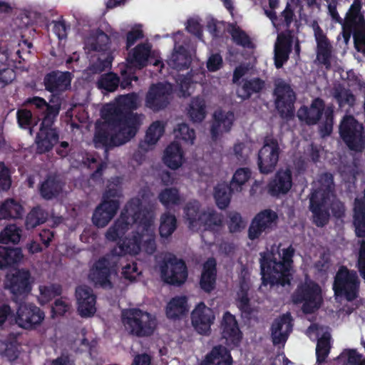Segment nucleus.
Here are the masks:
<instances>
[{
    "mask_svg": "<svg viewBox=\"0 0 365 365\" xmlns=\"http://www.w3.org/2000/svg\"><path fill=\"white\" fill-rule=\"evenodd\" d=\"M354 225L356 235L359 237H365V189L361 197H356L353 208Z\"/></svg>",
    "mask_w": 365,
    "mask_h": 365,
    "instance_id": "nucleus-34",
    "label": "nucleus"
},
{
    "mask_svg": "<svg viewBox=\"0 0 365 365\" xmlns=\"http://www.w3.org/2000/svg\"><path fill=\"white\" fill-rule=\"evenodd\" d=\"M50 102L51 104L48 103L46 100L41 97L33 96L26 98L24 104L34 110H36L38 113H41L42 115L41 118L46 117L51 111L54 113L55 110L57 111L58 116L61 106L60 98H57V101L51 98Z\"/></svg>",
    "mask_w": 365,
    "mask_h": 365,
    "instance_id": "nucleus-31",
    "label": "nucleus"
},
{
    "mask_svg": "<svg viewBox=\"0 0 365 365\" xmlns=\"http://www.w3.org/2000/svg\"><path fill=\"white\" fill-rule=\"evenodd\" d=\"M217 262L215 258L210 257L202 265L200 279V287L206 293H210L216 286Z\"/></svg>",
    "mask_w": 365,
    "mask_h": 365,
    "instance_id": "nucleus-30",
    "label": "nucleus"
},
{
    "mask_svg": "<svg viewBox=\"0 0 365 365\" xmlns=\"http://www.w3.org/2000/svg\"><path fill=\"white\" fill-rule=\"evenodd\" d=\"M332 96L341 108L346 105L352 107L356 101V98L351 90L346 88L340 83L335 84L333 87Z\"/></svg>",
    "mask_w": 365,
    "mask_h": 365,
    "instance_id": "nucleus-43",
    "label": "nucleus"
},
{
    "mask_svg": "<svg viewBox=\"0 0 365 365\" xmlns=\"http://www.w3.org/2000/svg\"><path fill=\"white\" fill-rule=\"evenodd\" d=\"M190 63L191 58L188 51L182 45L175 47L174 52L168 61L169 66L178 71L188 68Z\"/></svg>",
    "mask_w": 365,
    "mask_h": 365,
    "instance_id": "nucleus-39",
    "label": "nucleus"
},
{
    "mask_svg": "<svg viewBox=\"0 0 365 365\" xmlns=\"http://www.w3.org/2000/svg\"><path fill=\"white\" fill-rule=\"evenodd\" d=\"M159 201L165 207L180 204L179 190L176 187L165 188L158 195Z\"/></svg>",
    "mask_w": 365,
    "mask_h": 365,
    "instance_id": "nucleus-51",
    "label": "nucleus"
},
{
    "mask_svg": "<svg viewBox=\"0 0 365 365\" xmlns=\"http://www.w3.org/2000/svg\"><path fill=\"white\" fill-rule=\"evenodd\" d=\"M71 80V72L55 70L45 75L43 85L45 89L52 94L51 98L57 101L59 94L70 88Z\"/></svg>",
    "mask_w": 365,
    "mask_h": 365,
    "instance_id": "nucleus-19",
    "label": "nucleus"
},
{
    "mask_svg": "<svg viewBox=\"0 0 365 365\" xmlns=\"http://www.w3.org/2000/svg\"><path fill=\"white\" fill-rule=\"evenodd\" d=\"M142 249H143L149 255H153L155 252L156 244L153 231L144 232Z\"/></svg>",
    "mask_w": 365,
    "mask_h": 365,
    "instance_id": "nucleus-64",
    "label": "nucleus"
},
{
    "mask_svg": "<svg viewBox=\"0 0 365 365\" xmlns=\"http://www.w3.org/2000/svg\"><path fill=\"white\" fill-rule=\"evenodd\" d=\"M322 290L319 285L314 282H304L299 284L292 295V302L303 304L302 311L305 314H313L322 304Z\"/></svg>",
    "mask_w": 365,
    "mask_h": 365,
    "instance_id": "nucleus-9",
    "label": "nucleus"
},
{
    "mask_svg": "<svg viewBox=\"0 0 365 365\" xmlns=\"http://www.w3.org/2000/svg\"><path fill=\"white\" fill-rule=\"evenodd\" d=\"M144 232H137L131 237L125 238L120 244V254L138 255L142 250Z\"/></svg>",
    "mask_w": 365,
    "mask_h": 365,
    "instance_id": "nucleus-42",
    "label": "nucleus"
},
{
    "mask_svg": "<svg viewBox=\"0 0 365 365\" xmlns=\"http://www.w3.org/2000/svg\"><path fill=\"white\" fill-rule=\"evenodd\" d=\"M48 216V212L41 206L33 207L26 217L25 227L26 230H32L43 224L46 222Z\"/></svg>",
    "mask_w": 365,
    "mask_h": 365,
    "instance_id": "nucleus-46",
    "label": "nucleus"
},
{
    "mask_svg": "<svg viewBox=\"0 0 365 365\" xmlns=\"http://www.w3.org/2000/svg\"><path fill=\"white\" fill-rule=\"evenodd\" d=\"M182 158L183 153L180 145L173 142L165 148L163 160L168 168L176 170L181 166Z\"/></svg>",
    "mask_w": 365,
    "mask_h": 365,
    "instance_id": "nucleus-38",
    "label": "nucleus"
},
{
    "mask_svg": "<svg viewBox=\"0 0 365 365\" xmlns=\"http://www.w3.org/2000/svg\"><path fill=\"white\" fill-rule=\"evenodd\" d=\"M122 323L130 334L138 337L151 336L157 327L155 316L138 308L123 310Z\"/></svg>",
    "mask_w": 365,
    "mask_h": 365,
    "instance_id": "nucleus-5",
    "label": "nucleus"
},
{
    "mask_svg": "<svg viewBox=\"0 0 365 365\" xmlns=\"http://www.w3.org/2000/svg\"><path fill=\"white\" fill-rule=\"evenodd\" d=\"M321 186L314 190L309 198V210L313 214L314 223L317 227H324L329 220V201L334 190V176L324 173L320 176Z\"/></svg>",
    "mask_w": 365,
    "mask_h": 365,
    "instance_id": "nucleus-3",
    "label": "nucleus"
},
{
    "mask_svg": "<svg viewBox=\"0 0 365 365\" xmlns=\"http://www.w3.org/2000/svg\"><path fill=\"white\" fill-rule=\"evenodd\" d=\"M151 46L148 43H140L128 53L127 61L133 66L142 68L148 65Z\"/></svg>",
    "mask_w": 365,
    "mask_h": 365,
    "instance_id": "nucleus-36",
    "label": "nucleus"
},
{
    "mask_svg": "<svg viewBox=\"0 0 365 365\" xmlns=\"http://www.w3.org/2000/svg\"><path fill=\"white\" fill-rule=\"evenodd\" d=\"M294 255V249L292 245L282 249V256L279 255V259L273 253L261 254L262 284L264 286L269 284L271 287L275 285L282 287L290 285L292 280L290 270L293 264Z\"/></svg>",
    "mask_w": 365,
    "mask_h": 365,
    "instance_id": "nucleus-1",
    "label": "nucleus"
},
{
    "mask_svg": "<svg viewBox=\"0 0 365 365\" xmlns=\"http://www.w3.org/2000/svg\"><path fill=\"white\" fill-rule=\"evenodd\" d=\"M331 53L332 47L330 43L324 42L317 45V59L327 70H330L331 67Z\"/></svg>",
    "mask_w": 365,
    "mask_h": 365,
    "instance_id": "nucleus-54",
    "label": "nucleus"
},
{
    "mask_svg": "<svg viewBox=\"0 0 365 365\" xmlns=\"http://www.w3.org/2000/svg\"><path fill=\"white\" fill-rule=\"evenodd\" d=\"M361 9V1L354 0L349 11L346 13L344 21L363 27L364 26V21L363 16L360 14Z\"/></svg>",
    "mask_w": 365,
    "mask_h": 365,
    "instance_id": "nucleus-58",
    "label": "nucleus"
},
{
    "mask_svg": "<svg viewBox=\"0 0 365 365\" xmlns=\"http://www.w3.org/2000/svg\"><path fill=\"white\" fill-rule=\"evenodd\" d=\"M324 109V101L319 97L315 98L309 107L303 106L298 110L297 116L308 125H316L321 119Z\"/></svg>",
    "mask_w": 365,
    "mask_h": 365,
    "instance_id": "nucleus-25",
    "label": "nucleus"
},
{
    "mask_svg": "<svg viewBox=\"0 0 365 365\" xmlns=\"http://www.w3.org/2000/svg\"><path fill=\"white\" fill-rule=\"evenodd\" d=\"M148 196V204L143 205L140 198H132L125 205L123 211L125 216L131 217L133 222L142 227L141 232L153 231L152 227L154 222L155 204L150 200L152 195L150 191L142 194L143 199Z\"/></svg>",
    "mask_w": 365,
    "mask_h": 365,
    "instance_id": "nucleus-6",
    "label": "nucleus"
},
{
    "mask_svg": "<svg viewBox=\"0 0 365 365\" xmlns=\"http://www.w3.org/2000/svg\"><path fill=\"white\" fill-rule=\"evenodd\" d=\"M76 297L78 312L82 317H90L96 313V297L91 287L86 285L77 287Z\"/></svg>",
    "mask_w": 365,
    "mask_h": 365,
    "instance_id": "nucleus-23",
    "label": "nucleus"
},
{
    "mask_svg": "<svg viewBox=\"0 0 365 365\" xmlns=\"http://www.w3.org/2000/svg\"><path fill=\"white\" fill-rule=\"evenodd\" d=\"M205 102L200 97H195L191 100L189 106L188 115L193 122L200 123L206 116Z\"/></svg>",
    "mask_w": 365,
    "mask_h": 365,
    "instance_id": "nucleus-47",
    "label": "nucleus"
},
{
    "mask_svg": "<svg viewBox=\"0 0 365 365\" xmlns=\"http://www.w3.org/2000/svg\"><path fill=\"white\" fill-rule=\"evenodd\" d=\"M237 307L240 310L247 315H250L253 312V309L251 307L250 299L248 297V293L245 290H241L240 293L238 294V298L237 299Z\"/></svg>",
    "mask_w": 365,
    "mask_h": 365,
    "instance_id": "nucleus-62",
    "label": "nucleus"
},
{
    "mask_svg": "<svg viewBox=\"0 0 365 365\" xmlns=\"http://www.w3.org/2000/svg\"><path fill=\"white\" fill-rule=\"evenodd\" d=\"M4 287L12 294V299L17 302L19 297L24 298L32 290V281L29 270L17 269L11 274H6L4 279Z\"/></svg>",
    "mask_w": 365,
    "mask_h": 365,
    "instance_id": "nucleus-13",
    "label": "nucleus"
},
{
    "mask_svg": "<svg viewBox=\"0 0 365 365\" xmlns=\"http://www.w3.org/2000/svg\"><path fill=\"white\" fill-rule=\"evenodd\" d=\"M227 32L232 37V41L243 48H253V43L249 35L242 30L236 23H230L227 26Z\"/></svg>",
    "mask_w": 365,
    "mask_h": 365,
    "instance_id": "nucleus-44",
    "label": "nucleus"
},
{
    "mask_svg": "<svg viewBox=\"0 0 365 365\" xmlns=\"http://www.w3.org/2000/svg\"><path fill=\"white\" fill-rule=\"evenodd\" d=\"M292 318L289 313L274 320L271 326V336L274 345L284 344L292 331Z\"/></svg>",
    "mask_w": 365,
    "mask_h": 365,
    "instance_id": "nucleus-24",
    "label": "nucleus"
},
{
    "mask_svg": "<svg viewBox=\"0 0 365 365\" xmlns=\"http://www.w3.org/2000/svg\"><path fill=\"white\" fill-rule=\"evenodd\" d=\"M119 209L117 202L102 201L95 209L92 222L98 227H104L113 219Z\"/></svg>",
    "mask_w": 365,
    "mask_h": 365,
    "instance_id": "nucleus-27",
    "label": "nucleus"
},
{
    "mask_svg": "<svg viewBox=\"0 0 365 365\" xmlns=\"http://www.w3.org/2000/svg\"><path fill=\"white\" fill-rule=\"evenodd\" d=\"M21 239V230L16 225L6 226L0 232L1 244H17Z\"/></svg>",
    "mask_w": 365,
    "mask_h": 365,
    "instance_id": "nucleus-53",
    "label": "nucleus"
},
{
    "mask_svg": "<svg viewBox=\"0 0 365 365\" xmlns=\"http://www.w3.org/2000/svg\"><path fill=\"white\" fill-rule=\"evenodd\" d=\"M359 285L356 272L342 265L335 274L332 289L336 297H344L351 302L359 296Z\"/></svg>",
    "mask_w": 365,
    "mask_h": 365,
    "instance_id": "nucleus-7",
    "label": "nucleus"
},
{
    "mask_svg": "<svg viewBox=\"0 0 365 365\" xmlns=\"http://www.w3.org/2000/svg\"><path fill=\"white\" fill-rule=\"evenodd\" d=\"M64 183L59 175L49 173L40 184L39 194L42 198L50 200L57 197L62 192Z\"/></svg>",
    "mask_w": 365,
    "mask_h": 365,
    "instance_id": "nucleus-29",
    "label": "nucleus"
},
{
    "mask_svg": "<svg viewBox=\"0 0 365 365\" xmlns=\"http://www.w3.org/2000/svg\"><path fill=\"white\" fill-rule=\"evenodd\" d=\"M135 93L120 96L115 103L108 105L103 118L110 125H123L136 135L140 125V118L133 112L138 108Z\"/></svg>",
    "mask_w": 365,
    "mask_h": 365,
    "instance_id": "nucleus-2",
    "label": "nucleus"
},
{
    "mask_svg": "<svg viewBox=\"0 0 365 365\" xmlns=\"http://www.w3.org/2000/svg\"><path fill=\"white\" fill-rule=\"evenodd\" d=\"M40 293L46 302L61 294V287L59 284H53L50 286L40 287Z\"/></svg>",
    "mask_w": 365,
    "mask_h": 365,
    "instance_id": "nucleus-63",
    "label": "nucleus"
},
{
    "mask_svg": "<svg viewBox=\"0 0 365 365\" xmlns=\"http://www.w3.org/2000/svg\"><path fill=\"white\" fill-rule=\"evenodd\" d=\"M24 214L23 206L12 198L6 200L0 205V219H20Z\"/></svg>",
    "mask_w": 365,
    "mask_h": 365,
    "instance_id": "nucleus-40",
    "label": "nucleus"
},
{
    "mask_svg": "<svg viewBox=\"0 0 365 365\" xmlns=\"http://www.w3.org/2000/svg\"><path fill=\"white\" fill-rule=\"evenodd\" d=\"M17 122L20 128L24 129L31 128L37 125L38 121H41V118L39 116L36 119L34 118L31 110L27 109H21L16 113Z\"/></svg>",
    "mask_w": 365,
    "mask_h": 365,
    "instance_id": "nucleus-56",
    "label": "nucleus"
},
{
    "mask_svg": "<svg viewBox=\"0 0 365 365\" xmlns=\"http://www.w3.org/2000/svg\"><path fill=\"white\" fill-rule=\"evenodd\" d=\"M22 258L23 254L20 248L0 245V270L14 267Z\"/></svg>",
    "mask_w": 365,
    "mask_h": 365,
    "instance_id": "nucleus-33",
    "label": "nucleus"
},
{
    "mask_svg": "<svg viewBox=\"0 0 365 365\" xmlns=\"http://www.w3.org/2000/svg\"><path fill=\"white\" fill-rule=\"evenodd\" d=\"M251 175V170L248 168L237 169L230 182L231 188L237 192H241L242 186L250 180Z\"/></svg>",
    "mask_w": 365,
    "mask_h": 365,
    "instance_id": "nucleus-49",
    "label": "nucleus"
},
{
    "mask_svg": "<svg viewBox=\"0 0 365 365\" xmlns=\"http://www.w3.org/2000/svg\"><path fill=\"white\" fill-rule=\"evenodd\" d=\"M184 214L190 228H203L215 232L222 225V215L210 207L201 210V205L197 200L188 202L184 207Z\"/></svg>",
    "mask_w": 365,
    "mask_h": 365,
    "instance_id": "nucleus-4",
    "label": "nucleus"
},
{
    "mask_svg": "<svg viewBox=\"0 0 365 365\" xmlns=\"http://www.w3.org/2000/svg\"><path fill=\"white\" fill-rule=\"evenodd\" d=\"M57 111H51L46 117L41 118L39 131L37 133L35 143L36 153L44 154L51 151L59 140V130L54 126L57 118Z\"/></svg>",
    "mask_w": 365,
    "mask_h": 365,
    "instance_id": "nucleus-10",
    "label": "nucleus"
},
{
    "mask_svg": "<svg viewBox=\"0 0 365 365\" xmlns=\"http://www.w3.org/2000/svg\"><path fill=\"white\" fill-rule=\"evenodd\" d=\"M118 130L110 133L108 128H97L94 134L93 141L96 148H104L106 150L115 146L125 144L133 138L135 134L123 125H112Z\"/></svg>",
    "mask_w": 365,
    "mask_h": 365,
    "instance_id": "nucleus-11",
    "label": "nucleus"
},
{
    "mask_svg": "<svg viewBox=\"0 0 365 365\" xmlns=\"http://www.w3.org/2000/svg\"><path fill=\"white\" fill-rule=\"evenodd\" d=\"M162 280L168 284L180 286L187 278V269L185 262L173 256L165 259L160 266Z\"/></svg>",
    "mask_w": 365,
    "mask_h": 365,
    "instance_id": "nucleus-14",
    "label": "nucleus"
},
{
    "mask_svg": "<svg viewBox=\"0 0 365 365\" xmlns=\"http://www.w3.org/2000/svg\"><path fill=\"white\" fill-rule=\"evenodd\" d=\"M44 317V312L34 304L19 302L15 320L19 327L33 329L41 324Z\"/></svg>",
    "mask_w": 365,
    "mask_h": 365,
    "instance_id": "nucleus-17",
    "label": "nucleus"
},
{
    "mask_svg": "<svg viewBox=\"0 0 365 365\" xmlns=\"http://www.w3.org/2000/svg\"><path fill=\"white\" fill-rule=\"evenodd\" d=\"M120 78L113 72L102 75L98 81V87L108 92H113L118 87Z\"/></svg>",
    "mask_w": 365,
    "mask_h": 365,
    "instance_id": "nucleus-55",
    "label": "nucleus"
},
{
    "mask_svg": "<svg viewBox=\"0 0 365 365\" xmlns=\"http://www.w3.org/2000/svg\"><path fill=\"white\" fill-rule=\"evenodd\" d=\"M265 86V82L259 78L245 79L242 86L243 99L250 98L252 94L260 93Z\"/></svg>",
    "mask_w": 365,
    "mask_h": 365,
    "instance_id": "nucleus-50",
    "label": "nucleus"
},
{
    "mask_svg": "<svg viewBox=\"0 0 365 365\" xmlns=\"http://www.w3.org/2000/svg\"><path fill=\"white\" fill-rule=\"evenodd\" d=\"M275 106L282 118L291 119L294 115L296 95L289 83L280 81L274 90Z\"/></svg>",
    "mask_w": 365,
    "mask_h": 365,
    "instance_id": "nucleus-15",
    "label": "nucleus"
},
{
    "mask_svg": "<svg viewBox=\"0 0 365 365\" xmlns=\"http://www.w3.org/2000/svg\"><path fill=\"white\" fill-rule=\"evenodd\" d=\"M130 222L128 217L122 212L120 217L118 219L114 224L110 226L106 233V237L108 240L115 242L125 234L129 228Z\"/></svg>",
    "mask_w": 365,
    "mask_h": 365,
    "instance_id": "nucleus-41",
    "label": "nucleus"
},
{
    "mask_svg": "<svg viewBox=\"0 0 365 365\" xmlns=\"http://www.w3.org/2000/svg\"><path fill=\"white\" fill-rule=\"evenodd\" d=\"M174 133L176 138L181 139L185 142H190L193 144L195 139V132L194 129L190 128L186 123H180L175 128Z\"/></svg>",
    "mask_w": 365,
    "mask_h": 365,
    "instance_id": "nucleus-60",
    "label": "nucleus"
},
{
    "mask_svg": "<svg viewBox=\"0 0 365 365\" xmlns=\"http://www.w3.org/2000/svg\"><path fill=\"white\" fill-rule=\"evenodd\" d=\"M233 362L230 351L225 346H214L200 365H232Z\"/></svg>",
    "mask_w": 365,
    "mask_h": 365,
    "instance_id": "nucleus-32",
    "label": "nucleus"
},
{
    "mask_svg": "<svg viewBox=\"0 0 365 365\" xmlns=\"http://www.w3.org/2000/svg\"><path fill=\"white\" fill-rule=\"evenodd\" d=\"M227 227L230 233L241 232L246 227V222L241 214L236 211H231L227 214Z\"/></svg>",
    "mask_w": 365,
    "mask_h": 365,
    "instance_id": "nucleus-57",
    "label": "nucleus"
},
{
    "mask_svg": "<svg viewBox=\"0 0 365 365\" xmlns=\"http://www.w3.org/2000/svg\"><path fill=\"white\" fill-rule=\"evenodd\" d=\"M331 349L329 337L322 336L317 341L316 347L317 362L319 364L325 361Z\"/></svg>",
    "mask_w": 365,
    "mask_h": 365,
    "instance_id": "nucleus-59",
    "label": "nucleus"
},
{
    "mask_svg": "<svg viewBox=\"0 0 365 365\" xmlns=\"http://www.w3.org/2000/svg\"><path fill=\"white\" fill-rule=\"evenodd\" d=\"M215 318L212 309L207 307L202 302L198 303L191 313V322L193 327L202 335H208L210 333V327Z\"/></svg>",
    "mask_w": 365,
    "mask_h": 365,
    "instance_id": "nucleus-21",
    "label": "nucleus"
},
{
    "mask_svg": "<svg viewBox=\"0 0 365 365\" xmlns=\"http://www.w3.org/2000/svg\"><path fill=\"white\" fill-rule=\"evenodd\" d=\"M112 268L110 256H103L96 260L91 267L88 278L96 286L102 288H112Z\"/></svg>",
    "mask_w": 365,
    "mask_h": 365,
    "instance_id": "nucleus-18",
    "label": "nucleus"
},
{
    "mask_svg": "<svg viewBox=\"0 0 365 365\" xmlns=\"http://www.w3.org/2000/svg\"><path fill=\"white\" fill-rule=\"evenodd\" d=\"M281 149L278 140L273 137H266L257 155V165L262 174L272 173L278 163Z\"/></svg>",
    "mask_w": 365,
    "mask_h": 365,
    "instance_id": "nucleus-12",
    "label": "nucleus"
},
{
    "mask_svg": "<svg viewBox=\"0 0 365 365\" xmlns=\"http://www.w3.org/2000/svg\"><path fill=\"white\" fill-rule=\"evenodd\" d=\"M88 48L92 51L108 53L110 51V36L107 31L98 28L93 30L90 35Z\"/></svg>",
    "mask_w": 365,
    "mask_h": 365,
    "instance_id": "nucleus-35",
    "label": "nucleus"
},
{
    "mask_svg": "<svg viewBox=\"0 0 365 365\" xmlns=\"http://www.w3.org/2000/svg\"><path fill=\"white\" fill-rule=\"evenodd\" d=\"M278 215L271 209H265L258 212L252 220L247 231L248 238L254 241L260 237L262 233H269L277 224Z\"/></svg>",
    "mask_w": 365,
    "mask_h": 365,
    "instance_id": "nucleus-16",
    "label": "nucleus"
},
{
    "mask_svg": "<svg viewBox=\"0 0 365 365\" xmlns=\"http://www.w3.org/2000/svg\"><path fill=\"white\" fill-rule=\"evenodd\" d=\"M11 173L9 167L0 161V191H7L11 185Z\"/></svg>",
    "mask_w": 365,
    "mask_h": 365,
    "instance_id": "nucleus-61",
    "label": "nucleus"
},
{
    "mask_svg": "<svg viewBox=\"0 0 365 365\" xmlns=\"http://www.w3.org/2000/svg\"><path fill=\"white\" fill-rule=\"evenodd\" d=\"M188 312L187 298L185 296L173 297L168 303L165 313L168 319H178Z\"/></svg>",
    "mask_w": 365,
    "mask_h": 365,
    "instance_id": "nucleus-37",
    "label": "nucleus"
},
{
    "mask_svg": "<svg viewBox=\"0 0 365 365\" xmlns=\"http://www.w3.org/2000/svg\"><path fill=\"white\" fill-rule=\"evenodd\" d=\"M165 132V125L163 122L157 120L153 122L148 128L145 142L148 145H155Z\"/></svg>",
    "mask_w": 365,
    "mask_h": 365,
    "instance_id": "nucleus-52",
    "label": "nucleus"
},
{
    "mask_svg": "<svg viewBox=\"0 0 365 365\" xmlns=\"http://www.w3.org/2000/svg\"><path fill=\"white\" fill-rule=\"evenodd\" d=\"M229 184H217L215 187L214 198L217 207L220 210L226 209L231 200V194L235 192Z\"/></svg>",
    "mask_w": 365,
    "mask_h": 365,
    "instance_id": "nucleus-45",
    "label": "nucleus"
},
{
    "mask_svg": "<svg viewBox=\"0 0 365 365\" xmlns=\"http://www.w3.org/2000/svg\"><path fill=\"white\" fill-rule=\"evenodd\" d=\"M222 336L225 339L226 345L230 349L240 346L242 339L236 318L230 312H225L221 322Z\"/></svg>",
    "mask_w": 365,
    "mask_h": 365,
    "instance_id": "nucleus-22",
    "label": "nucleus"
},
{
    "mask_svg": "<svg viewBox=\"0 0 365 365\" xmlns=\"http://www.w3.org/2000/svg\"><path fill=\"white\" fill-rule=\"evenodd\" d=\"M292 173L287 168L277 171L268 185L269 192L273 196L287 194L292 187Z\"/></svg>",
    "mask_w": 365,
    "mask_h": 365,
    "instance_id": "nucleus-26",
    "label": "nucleus"
},
{
    "mask_svg": "<svg viewBox=\"0 0 365 365\" xmlns=\"http://www.w3.org/2000/svg\"><path fill=\"white\" fill-rule=\"evenodd\" d=\"M214 121L210 129L212 140L215 141L222 133L229 132L233 125L235 115L232 111L227 113L220 110L215 112Z\"/></svg>",
    "mask_w": 365,
    "mask_h": 365,
    "instance_id": "nucleus-28",
    "label": "nucleus"
},
{
    "mask_svg": "<svg viewBox=\"0 0 365 365\" xmlns=\"http://www.w3.org/2000/svg\"><path fill=\"white\" fill-rule=\"evenodd\" d=\"M339 135L349 150L362 152L365 148L363 125L352 115H345L339 125Z\"/></svg>",
    "mask_w": 365,
    "mask_h": 365,
    "instance_id": "nucleus-8",
    "label": "nucleus"
},
{
    "mask_svg": "<svg viewBox=\"0 0 365 365\" xmlns=\"http://www.w3.org/2000/svg\"><path fill=\"white\" fill-rule=\"evenodd\" d=\"M177 228V219L174 215L165 212L161 215L159 233L162 237L168 238Z\"/></svg>",
    "mask_w": 365,
    "mask_h": 365,
    "instance_id": "nucleus-48",
    "label": "nucleus"
},
{
    "mask_svg": "<svg viewBox=\"0 0 365 365\" xmlns=\"http://www.w3.org/2000/svg\"><path fill=\"white\" fill-rule=\"evenodd\" d=\"M171 89L163 83L152 84L145 96V106L154 112L165 109L170 103Z\"/></svg>",
    "mask_w": 365,
    "mask_h": 365,
    "instance_id": "nucleus-20",
    "label": "nucleus"
}]
</instances>
